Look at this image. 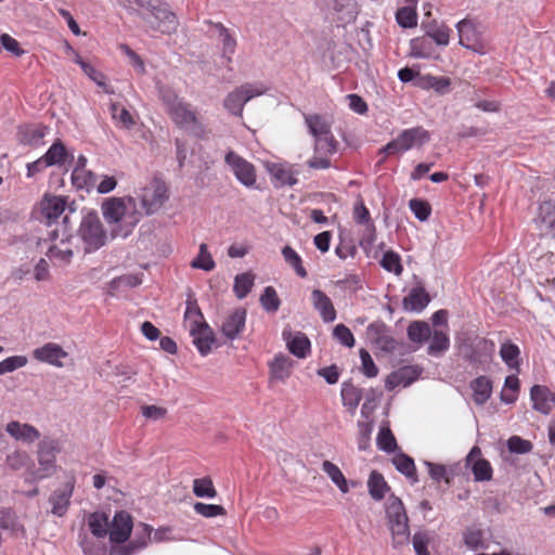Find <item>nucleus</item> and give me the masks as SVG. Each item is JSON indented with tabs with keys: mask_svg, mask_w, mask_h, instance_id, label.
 Listing matches in <instances>:
<instances>
[{
	"mask_svg": "<svg viewBox=\"0 0 555 555\" xmlns=\"http://www.w3.org/2000/svg\"><path fill=\"white\" fill-rule=\"evenodd\" d=\"M431 336V328L424 321H414L408 326V337L411 341L423 344Z\"/></svg>",
	"mask_w": 555,
	"mask_h": 555,
	"instance_id": "49530a36",
	"label": "nucleus"
},
{
	"mask_svg": "<svg viewBox=\"0 0 555 555\" xmlns=\"http://www.w3.org/2000/svg\"><path fill=\"white\" fill-rule=\"evenodd\" d=\"M160 96L166 106L167 114L177 127L195 135L204 133V127L189 103L184 102L171 90H162Z\"/></svg>",
	"mask_w": 555,
	"mask_h": 555,
	"instance_id": "7ed1b4c3",
	"label": "nucleus"
},
{
	"mask_svg": "<svg viewBox=\"0 0 555 555\" xmlns=\"http://www.w3.org/2000/svg\"><path fill=\"white\" fill-rule=\"evenodd\" d=\"M463 542L470 551L486 550L488 547L483 530L475 527L467 528L463 532Z\"/></svg>",
	"mask_w": 555,
	"mask_h": 555,
	"instance_id": "ea45409f",
	"label": "nucleus"
},
{
	"mask_svg": "<svg viewBox=\"0 0 555 555\" xmlns=\"http://www.w3.org/2000/svg\"><path fill=\"white\" fill-rule=\"evenodd\" d=\"M4 467L11 472L25 469V473L28 469H34L30 455L28 454V452L21 449H15L7 454Z\"/></svg>",
	"mask_w": 555,
	"mask_h": 555,
	"instance_id": "473e14b6",
	"label": "nucleus"
},
{
	"mask_svg": "<svg viewBox=\"0 0 555 555\" xmlns=\"http://www.w3.org/2000/svg\"><path fill=\"white\" fill-rule=\"evenodd\" d=\"M254 285V276L250 273H242L235 276L234 293L238 299L247 296Z\"/></svg>",
	"mask_w": 555,
	"mask_h": 555,
	"instance_id": "bf43d9fd",
	"label": "nucleus"
},
{
	"mask_svg": "<svg viewBox=\"0 0 555 555\" xmlns=\"http://www.w3.org/2000/svg\"><path fill=\"white\" fill-rule=\"evenodd\" d=\"M519 390V379L516 375H509L505 378L504 387L501 391V400L506 404L514 403Z\"/></svg>",
	"mask_w": 555,
	"mask_h": 555,
	"instance_id": "864d4df0",
	"label": "nucleus"
},
{
	"mask_svg": "<svg viewBox=\"0 0 555 555\" xmlns=\"http://www.w3.org/2000/svg\"><path fill=\"white\" fill-rule=\"evenodd\" d=\"M28 359L26 356H11L0 361V376L12 373L18 369L26 366Z\"/></svg>",
	"mask_w": 555,
	"mask_h": 555,
	"instance_id": "052dcab7",
	"label": "nucleus"
},
{
	"mask_svg": "<svg viewBox=\"0 0 555 555\" xmlns=\"http://www.w3.org/2000/svg\"><path fill=\"white\" fill-rule=\"evenodd\" d=\"M466 464L470 466L476 481H489L492 479L493 469L489 461L481 457V450L473 447L466 456Z\"/></svg>",
	"mask_w": 555,
	"mask_h": 555,
	"instance_id": "aec40b11",
	"label": "nucleus"
},
{
	"mask_svg": "<svg viewBox=\"0 0 555 555\" xmlns=\"http://www.w3.org/2000/svg\"><path fill=\"white\" fill-rule=\"evenodd\" d=\"M66 199L63 196L46 195L40 203V217L51 225L65 211Z\"/></svg>",
	"mask_w": 555,
	"mask_h": 555,
	"instance_id": "412c9836",
	"label": "nucleus"
},
{
	"mask_svg": "<svg viewBox=\"0 0 555 555\" xmlns=\"http://www.w3.org/2000/svg\"><path fill=\"white\" fill-rule=\"evenodd\" d=\"M67 156V150L61 140H56L42 155L49 167L62 166L66 162Z\"/></svg>",
	"mask_w": 555,
	"mask_h": 555,
	"instance_id": "37998d69",
	"label": "nucleus"
},
{
	"mask_svg": "<svg viewBox=\"0 0 555 555\" xmlns=\"http://www.w3.org/2000/svg\"><path fill=\"white\" fill-rule=\"evenodd\" d=\"M429 339L427 352L430 356L440 357L450 348V338L447 331H431Z\"/></svg>",
	"mask_w": 555,
	"mask_h": 555,
	"instance_id": "4c0bfd02",
	"label": "nucleus"
},
{
	"mask_svg": "<svg viewBox=\"0 0 555 555\" xmlns=\"http://www.w3.org/2000/svg\"><path fill=\"white\" fill-rule=\"evenodd\" d=\"M152 15L159 21V28L162 31H171L177 27V17L176 14L169 10L167 4H163L159 7H153L151 10Z\"/></svg>",
	"mask_w": 555,
	"mask_h": 555,
	"instance_id": "58836bf2",
	"label": "nucleus"
},
{
	"mask_svg": "<svg viewBox=\"0 0 555 555\" xmlns=\"http://www.w3.org/2000/svg\"><path fill=\"white\" fill-rule=\"evenodd\" d=\"M73 183L79 189H89L96 182V176L87 169L75 168L72 173Z\"/></svg>",
	"mask_w": 555,
	"mask_h": 555,
	"instance_id": "6e6d98bb",
	"label": "nucleus"
},
{
	"mask_svg": "<svg viewBox=\"0 0 555 555\" xmlns=\"http://www.w3.org/2000/svg\"><path fill=\"white\" fill-rule=\"evenodd\" d=\"M519 356L520 350L517 345L511 341L502 344L500 349V357L509 369H519Z\"/></svg>",
	"mask_w": 555,
	"mask_h": 555,
	"instance_id": "3c124183",
	"label": "nucleus"
},
{
	"mask_svg": "<svg viewBox=\"0 0 555 555\" xmlns=\"http://www.w3.org/2000/svg\"><path fill=\"white\" fill-rule=\"evenodd\" d=\"M366 337L372 345L385 352H392L397 348L395 338L389 334L383 322H374L366 328Z\"/></svg>",
	"mask_w": 555,
	"mask_h": 555,
	"instance_id": "dca6fc26",
	"label": "nucleus"
},
{
	"mask_svg": "<svg viewBox=\"0 0 555 555\" xmlns=\"http://www.w3.org/2000/svg\"><path fill=\"white\" fill-rule=\"evenodd\" d=\"M266 168L274 188L293 186L298 181V171L291 164L268 163Z\"/></svg>",
	"mask_w": 555,
	"mask_h": 555,
	"instance_id": "2eb2a0df",
	"label": "nucleus"
},
{
	"mask_svg": "<svg viewBox=\"0 0 555 555\" xmlns=\"http://www.w3.org/2000/svg\"><path fill=\"white\" fill-rule=\"evenodd\" d=\"M306 125L314 138L317 152L336 153L338 143L335 140L330 122L320 115H306Z\"/></svg>",
	"mask_w": 555,
	"mask_h": 555,
	"instance_id": "0eeeda50",
	"label": "nucleus"
},
{
	"mask_svg": "<svg viewBox=\"0 0 555 555\" xmlns=\"http://www.w3.org/2000/svg\"><path fill=\"white\" fill-rule=\"evenodd\" d=\"M409 207L414 214L415 218L420 221H426L431 212L429 204L418 198L411 199L409 202Z\"/></svg>",
	"mask_w": 555,
	"mask_h": 555,
	"instance_id": "774afa93",
	"label": "nucleus"
},
{
	"mask_svg": "<svg viewBox=\"0 0 555 555\" xmlns=\"http://www.w3.org/2000/svg\"><path fill=\"white\" fill-rule=\"evenodd\" d=\"M193 493L197 498L206 499H214L217 495V491L214 487L212 480L209 477L194 479Z\"/></svg>",
	"mask_w": 555,
	"mask_h": 555,
	"instance_id": "603ef678",
	"label": "nucleus"
},
{
	"mask_svg": "<svg viewBox=\"0 0 555 555\" xmlns=\"http://www.w3.org/2000/svg\"><path fill=\"white\" fill-rule=\"evenodd\" d=\"M392 463L397 470L403 474L413 483L417 482L416 467L412 457L406 454L399 453L393 456Z\"/></svg>",
	"mask_w": 555,
	"mask_h": 555,
	"instance_id": "c03bdc74",
	"label": "nucleus"
},
{
	"mask_svg": "<svg viewBox=\"0 0 555 555\" xmlns=\"http://www.w3.org/2000/svg\"><path fill=\"white\" fill-rule=\"evenodd\" d=\"M224 162L236 180L245 188H256L257 173L255 166L234 151H229Z\"/></svg>",
	"mask_w": 555,
	"mask_h": 555,
	"instance_id": "f8f14e48",
	"label": "nucleus"
},
{
	"mask_svg": "<svg viewBox=\"0 0 555 555\" xmlns=\"http://www.w3.org/2000/svg\"><path fill=\"white\" fill-rule=\"evenodd\" d=\"M190 335L193 338V344L203 357L210 353L215 345V336L209 325L190 332Z\"/></svg>",
	"mask_w": 555,
	"mask_h": 555,
	"instance_id": "72a5a7b5",
	"label": "nucleus"
},
{
	"mask_svg": "<svg viewBox=\"0 0 555 555\" xmlns=\"http://www.w3.org/2000/svg\"><path fill=\"white\" fill-rule=\"evenodd\" d=\"M109 111L112 114V118L117 127L124 129H131L134 126V117L126 107L120 106L118 103H112L109 105Z\"/></svg>",
	"mask_w": 555,
	"mask_h": 555,
	"instance_id": "a18cd8bd",
	"label": "nucleus"
},
{
	"mask_svg": "<svg viewBox=\"0 0 555 555\" xmlns=\"http://www.w3.org/2000/svg\"><path fill=\"white\" fill-rule=\"evenodd\" d=\"M134 198L139 201L146 215H152L158 211L168 199V189L164 181L153 179L137 192Z\"/></svg>",
	"mask_w": 555,
	"mask_h": 555,
	"instance_id": "6e6552de",
	"label": "nucleus"
},
{
	"mask_svg": "<svg viewBox=\"0 0 555 555\" xmlns=\"http://www.w3.org/2000/svg\"><path fill=\"white\" fill-rule=\"evenodd\" d=\"M79 236L86 245L87 251L102 247L106 242V233L96 214L86 215L78 230Z\"/></svg>",
	"mask_w": 555,
	"mask_h": 555,
	"instance_id": "1a4fd4ad",
	"label": "nucleus"
},
{
	"mask_svg": "<svg viewBox=\"0 0 555 555\" xmlns=\"http://www.w3.org/2000/svg\"><path fill=\"white\" fill-rule=\"evenodd\" d=\"M422 373V369L418 366L406 365L390 373L385 379V388L389 391L397 387H408Z\"/></svg>",
	"mask_w": 555,
	"mask_h": 555,
	"instance_id": "6ab92c4d",
	"label": "nucleus"
},
{
	"mask_svg": "<svg viewBox=\"0 0 555 555\" xmlns=\"http://www.w3.org/2000/svg\"><path fill=\"white\" fill-rule=\"evenodd\" d=\"M424 465L427 467L428 474L433 480L436 482H450L451 475L446 465L433 463L429 461H425Z\"/></svg>",
	"mask_w": 555,
	"mask_h": 555,
	"instance_id": "0e129e2a",
	"label": "nucleus"
},
{
	"mask_svg": "<svg viewBox=\"0 0 555 555\" xmlns=\"http://www.w3.org/2000/svg\"><path fill=\"white\" fill-rule=\"evenodd\" d=\"M208 325L195 300H188L184 312V327L190 332L199 330Z\"/></svg>",
	"mask_w": 555,
	"mask_h": 555,
	"instance_id": "f704fd0d",
	"label": "nucleus"
},
{
	"mask_svg": "<svg viewBox=\"0 0 555 555\" xmlns=\"http://www.w3.org/2000/svg\"><path fill=\"white\" fill-rule=\"evenodd\" d=\"M416 1L417 0H406L409 5L398 9L396 21L401 27L413 28L417 25Z\"/></svg>",
	"mask_w": 555,
	"mask_h": 555,
	"instance_id": "79ce46f5",
	"label": "nucleus"
},
{
	"mask_svg": "<svg viewBox=\"0 0 555 555\" xmlns=\"http://www.w3.org/2000/svg\"><path fill=\"white\" fill-rule=\"evenodd\" d=\"M132 531L133 534L121 548H114V555H134L152 542L153 528L150 525L139 522L133 525Z\"/></svg>",
	"mask_w": 555,
	"mask_h": 555,
	"instance_id": "ddd939ff",
	"label": "nucleus"
},
{
	"mask_svg": "<svg viewBox=\"0 0 555 555\" xmlns=\"http://www.w3.org/2000/svg\"><path fill=\"white\" fill-rule=\"evenodd\" d=\"M282 338L286 344L287 350L296 358L306 359L310 354L311 343L306 334L285 328L282 332Z\"/></svg>",
	"mask_w": 555,
	"mask_h": 555,
	"instance_id": "a211bd4d",
	"label": "nucleus"
},
{
	"mask_svg": "<svg viewBox=\"0 0 555 555\" xmlns=\"http://www.w3.org/2000/svg\"><path fill=\"white\" fill-rule=\"evenodd\" d=\"M33 357L39 362L50 364L55 367H63V360L68 357L67 351L56 343H47L33 350Z\"/></svg>",
	"mask_w": 555,
	"mask_h": 555,
	"instance_id": "f3484780",
	"label": "nucleus"
},
{
	"mask_svg": "<svg viewBox=\"0 0 555 555\" xmlns=\"http://www.w3.org/2000/svg\"><path fill=\"white\" fill-rule=\"evenodd\" d=\"M87 526L94 538L103 540L108 537L109 520L104 513H91L87 517Z\"/></svg>",
	"mask_w": 555,
	"mask_h": 555,
	"instance_id": "e433bc0d",
	"label": "nucleus"
},
{
	"mask_svg": "<svg viewBox=\"0 0 555 555\" xmlns=\"http://www.w3.org/2000/svg\"><path fill=\"white\" fill-rule=\"evenodd\" d=\"M473 400L477 405L485 404L492 395V382L487 376H478L470 382Z\"/></svg>",
	"mask_w": 555,
	"mask_h": 555,
	"instance_id": "c9c22d12",
	"label": "nucleus"
},
{
	"mask_svg": "<svg viewBox=\"0 0 555 555\" xmlns=\"http://www.w3.org/2000/svg\"><path fill=\"white\" fill-rule=\"evenodd\" d=\"M5 431L14 440L27 444L34 443L40 438V433L35 426L27 423H21L18 421L9 422L5 425Z\"/></svg>",
	"mask_w": 555,
	"mask_h": 555,
	"instance_id": "b1692460",
	"label": "nucleus"
},
{
	"mask_svg": "<svg viewBox=\"0 0 555 555\" xmlns=\"http://www.w3.org/2000/svg\"><path fill=\"white\" fill-rule=\"evenodd\" d=\"M193 508L198 515L206 518H212L225 514L224 507L217 504H206L202 502H196L193 505Z\"/></svg>",
	"mask_w": 555,
	"mask_h": 555,
	"instance_id": "338daca9",
	"label": "nucleus"
},
{
	"mask_svg": "<svg viewBox=\"0 0 555 555\" xmlns=\"http://www.w3.org/2000/svg\"><path fill=\"white\" fill-rule=\"evenodd\" d=\"M494 343L485 338H475L465 349V357L472 363L487 362L494 352Z\"/></svg>",
	"mask_w": 555,
	"mask_h": 555,
	"instance_id": "5701e85b",
	"label": "nucleus"
},
{
	"mask_svg": "<svg viewBox=\"0 0 555 555\" xmlns=\"http://www.w3.org/2000/svg\"><path fill=\"white\" fill-rule=\"evenodd\" d=\"M367 488L371 496L376 501L384 499L386 491L388 490L387 482L385 481L383 475L376 470H373L370 474Z\"/></svg>",
	"mask_w": 555,
	"mask_h": 555,
	"instance_id": "8fccbe9b",
	"label": "nucleus"
},
{
	"mask_svg": "<svg viewBox=\"0 0 555 555\" xmlns=\"http://www.w3.org/2000/svg\"><path fill=\"white\" fill-rule=\"evenodd\" d=\"M322 470L327 475L331 481L339 489L341 493L349 492V485L340 468L331 461L322 463Z\"/></svg>",
	"mask_w": 555,
	"mask_h": 555,
	"instance_id": "a19ab883",
	"label": "nucleus"
},
{
	"mask_svg": "<svg viewBox=\"0 0 555 555\" xmlns=\"http://www.w3.org/2000/svg\"><path fill=\"white\" fill-rule=\"evenodd\" d=\"M80 68L94 83H96L100 88H102L104 90V92H106V93L114 92L112 87L106 83V77L102 72L98 70L91 64H89L87 62L82 63L80 65Z\"/></svg>",
	"mask_w": 555,
	"mask_h": 555,
	"instance_id": "4d7b16f0",
	"label": "nucleus"
},
{
	"mask_svg": "<svg viewBox=\"0 0 555 555\" xmlns=\"http://www.w3.org/2000/svg\"><path fill=\"white\" fill-rule=\"evenodd\" d=\"M459 42L462 47L472 48L474 43L479 41L480 31L477 23L470 18H464L456 24Z\"/></svg>",
	"mask_w": 555,
	"mask_h": 555,
	"instance_id": "c756f323",
	"label": "nucleus"
},
{
	"mask_svg": "<svg viewBox=\"0 0 555 555\" xmlns=\"http://www.w3.org/2000/svg\"><path fill=\"white\" fill-rule=\"evenodd\" d=\"M430 140V133L423 127H413L402 130L398 137L388 142L380 153L385 155H401L412 149L423 146Z\"/></svg>",
	"mask_w": 555,
	"mask_h": 555,
	"instance_id": "39448f33",
	"label": "nucleus"
},
{
	"mask_svg": "<svg viewBox=\"0 0 555 555\" xmlns=\"http://www.w3.org/2000/svg\"><path fill=\"white\" fill-rule=\"evenodd\" d=\"M451 28L447 25H438L426 31L427 37L438 46H448L450 41Z\"/></svg>",
	"mask_w": 555,
	"mask_h": 555,
	"instance_id": "69168bd1",
	"label": "nucleus"
},
{
	"mask_svg": "<svg viewBox=\"0 0 555 555\" xmlns=\"http://www.w3.org/2000/svg\"><path fill=\"white\" fill-rule=\"evenodd\" d=\"M530 400L533 410L547 415L555 405V392L543 385H534L530 389Z\"/></svg>",
	"mask_w": 555,
	"mask_h": 555,
	"instance_id": "4be33fe9",
	"label": "nucleus"
},
{
	"mask_svg": "<svg viewBox=\"0 0 555 555\" xmlns=\"http://www.w3.org/2000/svg\"><path fill=\"white\" fill-rule=\"evenodd\" d=\"M61 452V443L54 438H44L38 444L37 459L39 467L24 473L26 482H37L52 477L56 473V455Z\"/></svg>",
	"mask_w": 555,
	"mask_h": 555,
	"instance_id": "20e7f679",
	"label": "nucleus"
},
{
	"mask_svg": "<svg viewBox=\"0 0 555 555\" xmlns=\"http://www.w3.org/2000/svg\"><path fill=\"white\" fill-rule=\"evenodd\" d=\"M284 260L295 270L300 278L307 276V271L302 266V260L299 254L291 246H285L282 249Z\"/></svg>",
	"mask_w": 555,
	"mask_h": 555,
	"instance_id": "5fc2aeb1",
	"label": "nucleus"
},
{
	"mask_svg": "<svg viewBox=\"0 0 555 555\" xmlns=\"http://www.w3.org/2000/svg\"><path fill=\"white\" fill-rule=\"evenodd\" d=\"M246 310L238 308L227 315L222 325V334L230 340L237 338L245 328Z\"/></svg>",
	"mask_w": 555,
	"mask_h": 555,
	"instance_id": "393cba45",
	"label": "nucleus"
},
{
	"mask_svg": "<svg viewBox=\"0 0 555 555\" xmlns=\"http://www.w3.org/2000/svg\"><path fill=\"white\" fill-rule=\"evenodd\" d=\"M268 90L262 82L243 83L224 98L223 106L232 115L241 117L244 105L251 99L266 94Z\"/></svg>",
	"mask_w": 555,
	"mask_h": 555,
	"instance_id": "423d86ee",
	"label": "nucleus"
},
{
	"mask_svg": "<svg viewBox=\"0 0 555 555\" xmlns=\"http://www.w3.org/2000/svg\"><path fill=\"white\" fill-rule=\"evenodd\" d=\"M430 297L423 286H415L410 289L403 298L402 306L409 312H422L429 304Z\"/></svg>",
	"mask_w": 555,
	"mask_h": 555,
	"instance_id": "cd10ccee",
	"label": "nucleus"
},
{
	"mask_svg": "<svg viewBox=\"0 0 555 555\" xmlns=\"http://www.w3.org/2000/svg\"><path fill=\"white\" fill-rule=\"evenodd\" d=\"M73 238L66 224H57L46 237H40L37 244L54 266L64 267L69 264L74 257Z\"/></svg>",
	"mask_w": 555,
	"mask_h": 555,
	"instance_id": "f03ea898",
	"label": "nucleus"
},
{
	"mask_svg": "<svg viewBox=\"0 0 555 555\" xmlns=\"http://www.w3.org/2000/svg\"><path fill=\"white\" fill-rule=\"evenodd\" d=\"M191 267L193 269L204 270L206 272H210L215 269L216 262L208 250V246L206 243H202L198 248L197 256L191 261Z\"/></svg>",
	"mask_w": 555,
	"mask_h": 555,
	"instance_id": "de8ad7c7",
	"label": "nucleus"
},
{
	"mask_svg": "<svg viewBox=\"0 0 555 555\" xmlns=\"http://www.w3.org/2000/svg\"><path fill=\"white\" fill-rule=\"evenodd\" d=\"M133 530V520L131 515L126 511L116 512L109 520L108 539L109 553L114 555V548H121L122 545L131 538Z\"/></svg>",
	"mask_w": 555,
	"mask_h": 555,
	"instance_id": "9d476101",
	"label": "nucleus"
},
{
	"mask_svg": "<svg viewBox=\"0 0 555 555\" xmlns=\"http://www.w3.org/2000/svg\"><path fill=\"white\" fill-rule=\"evenodd\" d=\"M76 478L74 474L67 476L66 482L60 489L54 490L49 496L51 514L63 517L70 505V499L74 493Z\"/></svg>",
	"mask_w": 555,
	"mask_h": 555,
	"instance_id": "4468645a",
	"label": "nucleus"
},
{
	"mask_svg": "<svg viewBox=\"0 0 555 555\" xmlns=\"http://www.w3.org/2000/svg\"><path fill=\"white\" fill-rule=\"evenodd\" d=\"M260 304L268 312H275L280 308V299L276 291L272 286H267L260 296Z\"/></svg>",
	"mask_w": 555,
	"mask_h": 555,
	"instance_id": "e2e57ef3",
	"label": "nucleus"
},
{
	"mask_svg": "<svg viewBox=\"0 0 555 555\" xmlns=\"http://www.w3.org/2000/svg\"><path fill=\"white\" fill-rule=\"evenodd\" d=\"M311 302L313 308L319 312L321 319L325 323H331L336 320V310L332 299L321 289H313L311 292Z\"/></svg>",
	"mask_w": 555,
	"mask_h": 555,
	"instance_id": "bb28decb",
	"label": "nucleus"
},
{
	"mask_svg": "<svg viewBox=\"0 0 555 555\" xmlns=\"http://www.w3.org/2000/svg\"><path fill=\"white\" fill-rule=\"evenodd\" d=\"M363 396V389L360 387H357L351 382H344L341 384L340 389V397L343 405L349 411L350 414H354L360 401L362 400Z\"/></svg>",
	"mask_w": 555,
	"mask_h": 555,
	"instance_id": "7c9ffc66",
	"label": "nucleus"
},
{
	"mask_svg": "<svg viewBox=\"0 0 555 555\" xmlns=\"http://www.w3.org/2000/svg\"><path fill=\"white\" fill-rule=\"evenodd\" d=\"M386 515L393 540L398 543L409 539V524L404 506L400 499L390 496L387 501Z\"/></svg>",
	"mask_w": 555,
	"mask_h": 555,
	"instance_id": "9b49d317",
	"label": "nucleus"
},
{
	"mask_svg": "<svg viewBox=\"0 0 555 555\" xmlns=\"http://www.w3.org/2000/svg\"><path fill=\"white\" fill-rule=\"evenodd\" d=\"M215 28L218 31V38L221 46V59H223L227 63H231L236 51V38L221 23L215 24Z\"/></svg>",
	"mask_w": 555,
	"mask_h": 555,
	"instance_id": "2f4dec72",
	"label": "nucleus"
},
{
	"mask_svg": "<svg viewBox=\"0 0 555 555\" xmlns=\"http://www.w3.org/2000/svg\"><path fill=\"white\" fill-rule=\"evenodd\" d=\"M294 366V361L284 353H278L272 361L269 362L270 377L276 382H284L287 379Z\"/></svg>",
	"mask_w": 555,
	"mask_h": 555,
	"instance_id": "c85d7f7f",
	"label": "nucleus"
},
{
	"mask_svg": "<svg viewBox=\"0 0 555 555\" xmlns=\"http://www.w3.org/2000/svg\"><path fill=\"white\" fill-rule=\"evenodd\" d=\"M324 5L332 9L337 18L343 23L354 22L358 15V4L356 0H320Z\"/></svg>",
	"mask_w": 555,
	"mask_h": 555,
	"instance_id": "a878e982",
	"label": "nucleus"
},
{
	"mask_svg": "<svg viewBox=\"0 0 555 555\" xmlns=\"http://www.w3.org/2000/svg\"><path fill=\"white\" fill-rule=\"evenodd\" d=\"M47 131L48 128L44 126H27L21 130V141L27 145L38 146L42 144Z\"/></svg>",
	"mask_w": 555,
	"mask_h": 555,
	"instance_id": "09e8293b",
	"label": "nucleus"
},
{
	"mask_svg": "<svg viewBox=\"0 0 555 555\" xmlns=\"http://www.w3.org/2000/svg\"><path fill=\"white\" fill-rule=\"evenodd\" d=\"M376 444L379 450L385 452H393L397 448L396 439L388 427H380L376 437Z\"/></svg>",
	"mask_w": 555,
	"mask_h": 555,
	"instance_id": "680f3d73",
	"label": "nucleus"
},
{
	"mask_svg": "<svg viewBox=\"0 0 555 555\" xmlns=\"http://www.w3.org/2000/svg\"><path fill=\"white\" fill-rule=\"evenodd\" d=\"M102 214L105 221L111 224L115 237H127L141 219L137 209V199L132 196L109 197L102 204Z\"/></svg>",
	"mask_w": 555,
	"mask_h": 555,
	"instance_id": "f257e3e1",
	"label": "nucleus"
},
{
	"mask_svg": "<svg viewBox=\"0 0 555 555\" xmlns=\"http://www.w3.org/2000/svg\"><path fill=\"white\" fill-rule=\"evenodd\" d=\"M380 266L384 270L391 272L397 276L401 275L403 271L400 256L392 250H388L383 255Z\"/></svg>",
	"mask_w": 555,
	"mask_h": 555,
	"instance_id": "13d9d810",
	"label": "nucleus"
}]
</instances>
